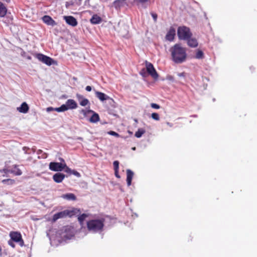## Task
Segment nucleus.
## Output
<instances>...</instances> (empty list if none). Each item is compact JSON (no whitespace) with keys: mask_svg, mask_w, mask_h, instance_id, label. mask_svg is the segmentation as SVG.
Here are the masks:
<instances>
[{"mask_svg":"<svg viewBox=\"0 0 257 257\" xmlns=\"http://www.w3.org/2000/svg\"><path fill=\"white\" fill-rule=\"evenodd\" d=\"M178 75L180 77H184L185 76V73L184 72H182V73H179L178 74Z\"/></svg>","mask_w":257,"mask_h":257,"instance_id":"nucleus-40","label":"nucleus"},{"mask_svg":"<svg viewBox=\"0 0 257 257\" xmlns=\"http://www.w3.org/2000/svg\"><path fill=\"white\" fill-rule=\"evenodd\" d=\"M95 94L96 96L101 101L107 100L109 98V97L106 95L105 94L101 92L96 91Z\"/></svg>","mask_w":257,"mask_h":257,"instance_id":"nucleus-19","label":"nucleus"},{"mask_svg":"<svg viewBox=\"0 0 257 257\" xmlns=\"http://www.w3.org/2000/svg\"><path fill=\"white\" fill-rule=\"evenodd\" d=\"M65 175L61 173H57L53 176V179L56 183H61L64 179Z\"/></svg>","mask_w":257,"mask_h":257,"instance_id":"nucleus-16","label":"nucleus"},{"mask_svg":"<svg viewBox=\"0 0 257 257\" xmlns=\"http://www.w3.org/2000/svg\"><path fill=\"white\" fill-rule=\"evenodd\" d=\"M113 166H114V170L115 173L118 171V169L119 167V162L117 161H115L113 162Z\"/></svg>","mask_w":257,"mask_h":257,"instance_id":"nucleus-30","label":"nucleus"},{"mask_svg":"<svg viewBox=\"0 0 257 257\" xmlns=\"http://www.w3.org/2000/svg\"><path fill=\"white\" fill-rule=\"evenodd\" d=\"M21 172H19V173H18L17 174V175H21Z\"/></svg>","mask_w":257,"mask_h":257,"instance_id":"nucleus-51","label":"nucleus"},{"mask_svg":"<svg viewBox=\"0 0 257 257\" xmlns=\"http://www.w3.org/2000/svg\"><path fill=\"white\" fill-rule=\"evenodd\" d=\"M22 55L24 56H25V53L24 52L23 54H22Z\"/></svg>","mask_w":257,"mask_h":257,"instance_id":"nucleus-50","label":"nucleus"},{"mask_svg":"<svg viewBox=\"0 0 257 257\" xmlns=\"http://www.w3.org/2000/svg\"><path fill=\"white\" fill-rule=\"evenodd\" d=\"M74 174H75V175H76V176H78V177H79V176H80V174H79L78 172H76L74 173Z\"/></svg>","mask_w":257,"mask_h":257,"instance_id":"nucleus-44","label":"nucleus"},{"mask_svg":"<svg viewBox=\"0 0 257 257\" xmlns=\"http://www.w3.org/2000/svg\"><path fill=\"white\" fill-rule=\"evenodd\" d=\"M177 35L179 40H186L191 37L192 34L189 28L180 26L178 28Z\"/></svg>","mask_w":257,"mask_h":257,"instance_id":"nucleus-4","label":"nucleus"},{"mask_svg":"<svg viewBox=\"0 0 257 257\" xmlns=\"http://www.w3.org/2000/svg\"><path fill=\"white\" fill-rule=\"evenodd\" d=\"M49 166L50 170L56 172L61 171L65 168L69 169L65 163L51 162Z\"/></svg>","mask_w":257,"mask_h":257,"instance_id":"nucleus-6","label":"nucleus"},{"mask_svg":"<svg viewBox=\"0 0 257 257\" xmlns=\"http://www.w3.org/2000/svg\"><path fill=\"white\" fill-rule=\"evenodd\" d=\"M108 134L110 135L116 136V137H118L119 136L117 133H116L113 131H109V132H108Z\"/></svg>","mask_w":257,"mask_h":257,"instance_id":"nucleus-34","label":"nucleus"},{"mask_svg":"<svg viewBox=\"0 0 257 257\" xmlns=\"http://www.w3.org/2000/svg\"><path fill=\"white\" fill-rule=\"evenodd\" d=\"M35 56L40 61L43 63L50 66L52 64H55V61L51 58L50 57L44 55L42 54H35Z\"/></svg>","mask_w":257,"mask_h":257,"instance_id":"nucleus-7","label":"nucleus"},{"mask_svg":"<svg viewBox=\"0 0 257 257\" xmlns=\"http://www.w3.org/2000/svg\"><path fill=\"white\" fill-rule=\"evenodd\" d=\"M87 217V215L86 214H82L80 216H79L78 218L79 221L81 223L82 222L84 219Z\"/></svg>","mask_w":257,"mask_h":257,"instance_id":"nucleus-28","label":"nucleus"},{"mask_svg":"<svg viewBox=\"0 0 257 257\" xmlns=\"http://www.w3.org/2000/svg\"><path fill=\"white\" fill-rule=\"evenodd\" d=\"M115 174L117 177L119 178V176L118 175V171L116 172V173L115 172Z\"/></svg>","mask_w":257,"mask_h":257,"instance_id":"nucleus-47","label":"nucleus"},{"mask_svg":"<svg viewBox=\"0 0 257 257\" xmlns=\"http://www.w3.org/2000/svg\"><path fill=\"white\" fill-rule=\"evenodd\" d=\"M145 130L143 128H139L135 133V137L138 138H139L142 137V136L145 134Z\"/></svg>","mask_w":257,"mask_h":257,"instance_id":"nucleus-25","label":"nucleus"},{"mask_svg":"<svg viewBox=\"0 0 257 257\" xmlns=\"http://www.w3.org/2000/svg\"><path fill=\"white\" fill-rule=\"evenodd\" d=\"M133 150H135L136 149L135 147L132 148Z\"/></svg>","mask_w":257,"mask_h":257,"instance_id":"nucleus-52","label":"nucleus"},{"mask_svg":"<svg viewBox=\"0 0 257 257\" xmlns=\"http://www.w3.org/2000/svg\"><path fill=\"white\" fill-rule=\"evenodd\" d=\"M59 160L61 161V162H63V163H65L64 162V160L62 158H59Z\"/></svg>","mask_w":257,"mask_h":257,"instance_id":"nucleus-48","label":"nucleus"},{"mask_svg":"<svg viewBox=\"0 0 257 257\" xmlns=\"http://www.w3.org/2000/svg\"><path fill=\"white\" fill-rule=\"evenodd\" d=\"M9 244L12 247L14 248L15 247V244L13 243V241L12 240H9L8 241Z\"/></svg>","mask_w":257,"mask_h":257,"instance_id":"nucleus-37","label":"nucleus"},{"mask_svg":"<svg viewBox=\"0 0 257 257\" xmlns=\"http://www.w3.org/2000/svg\"><path fill=\"white\" fill-rule=\"evenodd\" d=\"M17 110L21 113H26L28 112L29 107L25 102L22 103L21 106L17 107Z\"/></svg>","mask_w":257,"mask_h":257,"instance_id":"nucleus-17","label":"nucleus"},{"mask_svg":"<svg viewBox=\"0 0 257 257\" xmlns=\"http://www.w3.org/2000/svg\"><path fill=\"white\" fill-rule=\"evenodd\" d=\"M2 182L4 184H7L9 185L13 184L15 183V181L12 179H5L2 181Z\"/></svg>","mask_w":257,"mask_h":257,"instance_id":"nucleus-27","label":"nucleus"},{"mask_svg":"<svg viewBox=\"0 0 257 257\" xmlns=\"http://www.w3.org/2000/svg\"><path fill=\"white\" fill-rule=\"evenodd\" d=\"M77 104L73 99H68L65 104L62 105L59 107L55 108V111L57 112H63L68 109H75L77 108Z\"/></svg>","mask_w":257,"mask_h":257,"instance_id":"nucleus-5","label":"nucleus"},{"mask_svg":"<svg viewBox=\"0 0 257 257\" xmlns=\"http://www.w3.org/2000/svg\"><path fill=\"white\" fill-rule=\"evenodd\" d=\"M7 12V9L6 6L3 4L1 2H0V17H4Z\"/></svg>","mask_w":257,"mask_h":257,"instance_id":"nucleus-22","label":"nucleus"},{"mask_svg":"<svg viewBox=\"0 0 257 257\" xmlns=\"http://www.w3.org/2000/svg\"><path fill=\"white\" fill-rule=\"evenodd\" d=\"M64 19L65 20L67 24L72 26L75 27L77 25V22L76 19L72 16H64Z\"/></svg>","mask_w":257,"mask_h":257,"instance_id":"nucleus-12","label":"nucleus"},{"mask_svg":"<svg viewBox=\"0 0 257 257\" xmlns=\"http://www.w3.org/2000/svg\"><path fill=\"white\" fill-rule=\"evenodd\" d=\"M65 169H66L65 171H66V172H68L69 171H70V169L69 168V169H67V168H65Z\"/></svg>","mask_w":257,"mask_h":257,"instance_id":"nucleus-49","label":"nucleus"},{"mask_svg":"<svg viewBox=\"0 0 257 257\" xmlns=\"http://www.w3.org/2000/svg\"><path fill=\"white\" fill-rule=\"evenodd\" d=\"M71 215V213H69L68 210H64L54 214L53 218V222H55L59 218H64L68 215Z\"/></svg>","mask_w":257,"mask_h":257,"instance_id":"nucleus-11","label":"nucleus"},{"mask_svg":"<svg viewBox=\"0 0 257 257\" xmlns=\"http://www.w3.org/2000/svg\"><path fill=\"white\" fill-rule=\"evenodd\" d=\"M70 5V4H69V3L67 2V3H66V7H69V6Z\"/></svg>","mask_w":257,"mask_h":257,"instance_id":"nucleus-46","label":"nucleus"},{"mask_svg":"<svg viewBox=\"0 0 257 257\" xmlns=\"http://www.w3.org/2000/svg\"><path fill=\"white\" fill-rule=\"evenodd\" d=\"M151 16H152L153 19H154V21L155 22H157V18H158V15L156 13H154L153 12H151Z\"/></svg>","mask_w":257,"mask_h":257,"instance_id":"nucleus-31","label":"nucleus"},{"mask_svg":"<svg viewBox=\"0 0 257 257\" xmlns=\"http://www.w3.org/2000/svg\"><path fill=\"white\" fill-rule=\"evenodd\" d=\"M195 58L198 59H203L204 58L203 52L199 49L197 50Z\"/></svg>","mask_w":257,"mask_h":257,"instance_id":"nucleus-24","label":"nucleus"},{"mask_svg":"<svg viewBox=\"0 0 257 257\" xmlns=\"http://www.w3.org/2000/svg\"><path fill=\"white\" fill-rule=\"evenodd\" d=\"M47 154L45 153L43 154L41 157L40 156L38 157L39 158H42V159H46V158H47Z\"/></svg>","mask_w":257,"mask_h":257,"instance_id":"nucleus-38","label":"nucleus"},{"mask_svg":"<svg viewBox=\"0 0 257 257\" xmlns=\"http://www.w3.org/2000/svg\"><path fill=\"white\" fill-rule=\"evenodd\" d=\"M42 153V151L41 150H38V151H37V154L38 155H40Z\"/></svg>","mask_w":257,"mask_h":257,"instance_id":"nucleus-41","label":"nucleus"},{"mask_svg":"<svg viewBox=\"0 0 257 257\" xmlns=\"http://www.w3.org/2000/svg\"><path fill=\"white\" fill-rule=\"evenodd\" d=\"M2 255V248L1 246L0 245V256Z\"/></svg>","mask_w":257,"mask_h":257,"instance_id":"nucleus-42","label":"nucleus"},{"mask_svg":"<svg viewBox=\"0 0 257 257\" xmlns=\"http://www.w3.org/2000/svg\"><path fill=\"white\" fill-rule=\"evenodd\" d=\"M85 89L87 91H90L92 90V88L90 86H87L85 88Z\"/></svg>","mask_w":257,"mask_h":257,"instance_id":"nucleus-39","label":"nucleus"},{"mask_svg":"<svg viewBox=\"0 0 257 257\" xmlns=\"http://www.w3.org/2000/svg\"><path fill=\"white\" fill-rule=\"evenodd\" d=\"M101 18L97 15H93L91 19H90V22L93 24H99L101 22Z\"/></svg>","mask_w":257,"mask_h":257,"instance_id":"nucleus-21","label":"nucleus"},{"mask_svg":"<svg viewBox=\"0 0 257 257\" xmlns=\"http://www.w3.org/2000/svg\"><path fill=\"white\" fill-rule=\"evenodd\" d=\"M74 235V230L72 227L64 226L58 230L54 236H51L50 240L51 243L55 242L57 245L63 241L70 239Z\"/></svg>","mask_w":257,"mask_h":257,"instance_id":"nucleus-1","label":"nucleus"},{"mask_svg":"<svg viewBox=\"0 0 257 257\" xmlns=\"http://www.w3.org/2000/svg\"><path fill=\"white\" fill-rule=\"evenodd\" d=\"M43 22L48 25L54 26L56 25V23L49 16H44L42 18Z\"/></svg>","mask_w":257,"mask_h":257,"instance_id":"nucleus-15","label":"nucleus"},{"mask_svg":"<svg viewBox=\"0 0 257 257\" xmlns=\"http://www.w3.org/2000/svg\"><path fill=\"white\" fill-rule=\"evenodd\" d=\"M132 216L133 217L134 216H135L136 217H137L138 216V214H136V213H135L134 215V214H132Z\"/></svg>","mask_w":257,"mask_h":257,"instance_id":"nucleus-45","label":"nucleus"},{"mask_svg":"<svg viewBox=\"0 0 257 257\" xmlns=\"http://www.w3.org/2000/svg\"><path fill=\"white\" fill-rule=\"evenodd\" d=\"M152 118L156 120H159L160 119V116L158 113L154 112L152 113Z\"/></svg>","mask_w":257,"mask_h":257,"instance_id":"nucleus-29","label":"nucleus"},{"mask_svg":"<svg viewBox=\"0 0 257 257\" xmlns=\"http://www.w3.org/2000/svg\"><path fill=\"white\" fill-rule=\"evenodd\" d=\"M134 175V173L130 170V186L131 185L132 179Z\"/></svg>","mask_w":257,"mask_h":257,"instance_id":"nucleus-33","label":"nucleus"},{"mask_svg":"<svg viewBox=\"0 0 257 257\" xmlns=\"http://www.w3.org/2000/svg\"><path fill=\"white\" fill-rule=\"evenodd\" d=\"M127 4V0H116L114 2L113 5L115 8L123 7Z\"/></svg>","mask_w":257,"mask_h":257,"instance_id":"nucleus-18","label":"nucleus"},{"mask_svg":"<svg viewBox=\"0 0 257 257\" xmlns=\"http://www.w3.org/2000/svg\"><path fill=\"white\" fill-rule=\"evenodd\" d=\"M175 35V29L173 27H171L166 36V38L169 41H172L174 39Z\"/></svg>","mask_w":257,"mask_h":257,"instance_id":"nucleus-13","label":"nucleus"},{"mask_svg":"<svg viewBox=\"0 0 257 257\" xmlns=\"http://www.w3.org/2000/svg\"><path fill=\"white\" fill-rule=\"evenodd\" d=\"M103 225V221L100 219L91 220L87 222L88 229L93 232L101 230Z\"/></svg>","mask_w":257,"mask_h":257,"instance_id":"nucleus-3","label":"nucleus"},{"mask_svg":"<svg viewBox=\"0 0 257 257\" xmlns=\"http://www.w3.org/2000/svg\"><path fill=\"white\" fill-rule=\"evenodd\" d=\"M172 60L177 64L182 63L187 58L186 49L180 44H176L170 49Z\"/></svg>","mask_w":257,"mask_h":257,"instance_id":"nucleus-2","label":"nucleus"},{"mask_svg":"<svg viewBox=\"0 0 257 257\" xmlns=\"http://www.w3.org/2000/svg\"><path fill=\"white\" fill-rule=\"evenodd\" d=\"M69 213H71V215H68L71 217L73 215H76L80 213V210L77 208H74L71 210H68Z\"/></svg>","mask_w":257,"mask_h":257,"instance_id":"nucleus-26","label":"nucleus"},{"mask_svg":"<svg viewBox=\"0 0 257 257\" xmlns=\"http://www.w3.org/2000/svg\"><path fill=\"white\" fill-rule=\"evenodd\" d=\"M26 58L28 60H31L32 59L31 57L30 56H26Z\"/></svg>","mask_w":257,"mask_h":257,"instance_id":"nucleus-43","label":"nucleus"},{"mask_svg":"<svg viewBox=\"0 0 257 257\" xmlns=\"http://www.w3.org/2000/svg\"><path fill=\"white\" fill-rule=\"evenodd\" d=\"M56 108H53L52 107H49L47 108V111L50 112L51 111L55 110Z\"/></svg>","mask_w":257,"mask_h":257,"instance_id":"nucleus-36","label":"nucleus"},{"mask_svg":"<svg viewBox=\"0 0 257 257\" xmlns=\"http://www.w3.org/2000/svg\"><path fill=\"white\" fill-rule=\"evenodd\" d=\"M62 197L64 199L69 200H76V196L74 194L72 193H68L66 194H64L62 196Z\"/></svg>","mask_w":257,"mask_h":257,"instance_id":"nucleus-23","label":"nucleus"},{"mask_svg":"<svg viewBox=\"0 0 257 257\" xmlns=\"http://www.w3.org/2000/svg\"><path fill=\"white\" fill-rule=\"evenodd\" d=\"M81 112L84 114V116H87L89 113H92V115L89 118V121L92 123L97 122L99 120V116L98 114L95 112H94L93 110H82Z\"/></svg>","mask_w":257,"mask_h":257,"instance_id":"nucleus-8","label":"nucleus"},{"mask_svg":"<svg viewBox=\"0 0 257 257\" xmlns=\"http://www.w3.org/2000/svg\"><path fill=\"white\" fill-rule=\"evenodd\" d=\"M126 181L128 185V169L126 170Z\"/></svg>","mask_w":257,"mask_h":257,"instance_id":"nucleus-35","label":"nucleus"},{"mask_svg":"<svg viewBox=\"0 0 257 257\" xmlns=\"http://www.w3.org/2000/svg\"><path fill=\"white\" fill-rule=\"evenodd\" d=\"M146 69L148 73L154 79H157L158 78V74L154 67L153 65L147 62L146 63Z\"/></svg>","mask_w":257,"mask_h":257,"instance_id":"nucleus-9","label":"nucleus"},{"mask_svg":"<svg viewBox=\"0 0 257 257\" xmlns=\"http://www.w3.org/2000/svg\"><path fill=\"white\" fill-rule=\"evenodd\" d=\"M11 240L16 242H19L21 246L24 245V241L22 238L21 234L18 232H11L10 233Z\"/></svg>","mask_w":257,"mask_h":257,"instance_id":"nucleus-10","label":"nucleus"},{"mask_svg":"<svg viewBox=\"0 0 257 257\" xmlns=\"http://www.w3.org/2000/svg\"><path fill=\"white\" fill-rule=\"evenodd\" d=\"M187 45L189 47L191 48H196L198 45V42L197 40L195 38H191L187 39Z\"/></svg>","mask_w":257,"mask_h":257,"instance_id":"nucleus-14","label":"nucleus"},{"mask_svg":"<svg viewBox=\"0 0 257 257\" xmlns=\"http://www.w3.org/2000/svg\"><path fill=\"white\" fill-rule=\"evenodd\" d=\"M77 97L79 99L80 104L81 106H86L88 104H89V100L86 98H83L82 96L80 95H77Z\"/></svg>","mask_w":257,"mask_h":257,"instance_id":"nucleus-20","label":"nucleus"},{"mask_svg":"<svg viewBox=\"0 0 257 257\" xmlns=\"http://www.w3.org/2000/svg\"><path fill=\"white\" fill-rule=\"evenodd\" d=\"M151 106L153 108H155V109H159L160 108V106L156 103H152L151 104Z\"/></svg>","mask_w":257,"mask_h":257,"instance_id":"nucleus-32","label":"nucleus"}]
</instances>
